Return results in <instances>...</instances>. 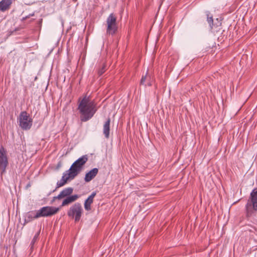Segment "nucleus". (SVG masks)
Returning <instances> with one entry per match:
<instances>
[{
    "label": "nucleus",
    "instance_id": "obj_6",
    "mask_svg": "<svg viewBox=\"0 0 257 257\" xmlns=\"http://www.w3.org/2000/svg\"><path fill=\"white\" fill-rule=\"evenodd\" d=\"M59 210V208L54 206H44L38 210L39 217H47L56 214Z\"/></svg>",
    "mask_w": 257,
    "mask_h": 257
},
{
    "label": "nucleus",
    "instance_id": "obj_15",
    "mask_svg": "<svg viewBox=\"0 0 257 257\" xmlns=\"http://www.w3.org/2000/svg\"><path fill=\"white\" fill-rule=\"evenodd\" d=\"M69 179H70V178L68 177V176H67L64 172L63 174L61 179L57 182L55 189L52 192H53L55 191L58 188L63 186Z\"/></svg>",
    "mask_w": 257,
    "mask_h": 257
},
{
    "label": "nucleus",
    "instance_id": "obj_12",
    "mask_svg": "<svg viewBox=\"0 0 257 257\" xmlns=\"http://www.w3.org/2000/svg\"><path fill=\"white\" fill-rule=\"evenodd\" d=\"M98 169L94 168L87 173L85 175L84 180L86 182H89L92 180L97 174Z\"/></svg>",
    "mask_w": 257,
    "mask_h": 257
},
{
    "label": "nucleus",
    "instance_id": "obj_3",
    "mask_svg": "<svg viewBox=\"0 0 257 257\" xmlns=\"http://www.w3.org/2000/svg\"><path fill=\"white\" fill-rule=\"evenodd\" d=\"M19 126L24 131L30 130L33 125V119L26 111H22L18 118Z\"/></svg>",
    "mask_w": 257,
    "mask_h": 257
},
{
    "label": "nucleus",
    "instance_id": "obj_2",
    "mask_svg": "<svg viewBox=\"0 0 257 257\" xmlns=\"http://www.w3.org/2000/svg\"><path fill=\"white\" fill-rule=\"evenodd\" d=\"M257 212V189L252 190L245 206L246 218L249 220Z\"/></svg>",
    "mask_w": 257,
    "mask_h": 257
},
{
    "label": "nucleus",
    "instance_id": "obj_1",
    "mask_svg": "<svg viewBox=\"0 0 257 257\" xmlns=\"http://www.w3.org/2000/svg\"><path fill=\"white\" fill-rule=\"evenodd\" d=\"M78 110L81 121L85 122L90 119L97 111L96 103L91 100L89 96L85 95L81 99H78Z\"/></svg>",
    "mask_w": 257,
    "mask_h": 257
},
{
    "label": "nucleus",
    "instance_id": "obj_20",
    "mask_svg": "<svg viewBox=\"0 0 257 257\" xmlns=\"http://www.w3.org/2000/svg\"><path fill=\"white\" fill-rule=\"evenodd\" d=\"M106 65L105 64H103L101 67L100 69H99V70H98V74L99 76H101L105 72L106 69Z\"/></svg>",
    "mask_w": 257,
    "mask_h": 257
},
{
    "label": "nucleus",
    "instance_id": "obj_22",
    "mask_svg": "<svg viewBox=\"0 0 257 257\" xmlns=\"http://www.w3.org/2000/svg\"><path fill=\"white\" fill-rule=\"evenodd\" d=\"M250 228H251L248 230L250 232H255L256 231V229L255 227L250 226Z\"/></svg>",
    "mask_w": 257,
    "mask_h": 257
},
{
    "label": "nucleus",
    "instance_id": "obj_4",
    "mask_svg": "<svg viewBox=\"0 0 257 257\" xmlns=\"http://www.w3.org/2000/svg\"><path fill=\"white\" fill-rule=\"evenodd\" d=\"M83 212L81 204L77 202L72 205L67 211V215L74 219L75 222L80 220Z\"/></svg>",
    "mask_w": 257,
    "mask_h": 257
},
{
    "label": "nucleus",
    "instance_id": "obj_17",
    "mask_svg": "<svg viewBox=\"0 0 257 257\" xmlns=\"http://www.w3.org/2000/svg\"><path fill=\"white\" fill-rule=\"evenodd\" d=\"M88 158L87 155H84L75 161L73 163H76V166H79L80 168L82 169V166L85 164Z\"/></svg>",
    "mask_w": 257,
    "mask_h": 257
},
{
    "label": "nucleus",
    "instance_id": "obj_10",
    "mask_svg": "<svg viewBox=\"0 0 257 257\" xmlns=\"http://www.w3.org/2000/svg\"><path fill=\"white\" fill-rule=\"evenodd\" d=\"M96 192H93L91 195L85 200L84 203V209L86 211H90L91 209V205L93 202L94 197L96 196Z\"/></svg>",
    "mask_w": 257,
    "mask_h": 257
},
{
    "label": "nucleus",
    "instance_id": "obj_21",
    "mask_svg": "<svg viewBox=\"0 0 257 257\" xmlns=\"http://www.w3.org/2000/svg\"><path fill=\"white\" fill-rule=\"evenodd\" d=\"M39 233H38L37 234H36L34 236L33 240L31 241V244H33L35 243V241L36 239H37V238L38 236L39 235Z\"/></svg>",
    "mask_w": 257,
    "mask_h": 257
},
{
    "label": "nucleus",
    "instance_id": "obj_18",
    "mask_svg": "<svg viewBox=\"0 0 257 257\" xmlns=\"http://www.w3.org/2000/svg\"><path fill=\"white\" fill-rule=\"evenodd\" d=\"M151 77L149 76H147V73L145 76H143L140 83L142 85L151 86L152 82L150 81Z\"/></svg>",
    "mask_w": 257,
    "mask_h": 257
},
{
    "label": "nucleus",
    "instance_id": "obj_13",
    "mask_svg": "<svg viewBox=\"0 0 257 257\" xmlns=\"http://www.w3.org/2000/svg\"><path fill=\"white\" fill-rule=\"evenodd\" d=\"M79 198V196L77 194L68 196L64 199L61 204V206H66L75 201Z\"/></svg>",
    "mask_w": 257,
    "mask_h": 257
},
{
    "label": "nucleus",
    "instance_id": "obj_5",
    "mask_svg": "<svg viewBox=\"0 0 257 257\" xmlns=\"http://www.w3.org/2000/svg\"><path fill=\"white\" fill-rule=\"evenodd\" d=\"M107 34L111 35H114L117 30V26L116 23V18L115 15L111 13L106 20Z\"/></svg>",
    "mask_w": 257,
    "mask_h": 257
},
{
    "label": "nucleus",
    "instance_id": "obj_19",
    "mask_svg": "<svg viewBox=\"0 0 257 257\" xmlns=\"http://www.w3.org/2000/svg\"><path fill=\"white\" fill-rule=\"evenodd\" d=\"M207 16V21L211 29H213V27H215V25L213 24V19L212 15H210V13L207 11L206 12Z\"/></svg>",
    "mask_w": 257,
    "mask_h": 257
},
{
    "label": "nucleus",
    "instance_id": "obj_8",
    "mask_svg": "<svg viewBox=\"0 0 257 257\" xmlns=\"http://www.w3.org/2000/svg\"><path fill=\"white\" fill-rule=\"evenodd\" d=\"M76 163H73L69 169L65 172L70 178V180L73 179L82 170L79 166H76Z\"/></svg>",
    "mask_w": 257,
    "mask_h": 257
},
{
    "label": "nucleus",
    "instance_id": "obj_23",
    "mask_svg": "<svg viewBox=\"0 0 257 257\" xmlns=\"http://www.w3.org/2000/svg\"><path fill=\"white\" fill-rule=\"evenodd\" d=\"M34 14H32L30 15L29 16L24 17V18H23V20H26L27 18H29L30 16H34Z\"/></svg>",
    "mask_w": 257,
    "mask_h": 257
},
{
    "label": "nucleus",
    "instance_id": "obj_14",
    "mask_svg": "<svg viewBox=\"0 0 257 257\" xmlns=\"http://www.w3.org/2000/svg\"><path fill=\"white\" fill-rule=\"evenodd\" d=\"M110 119L108 118L103 126V133L106 139L109 137Z\"/></svg>",
    "mask_w": 257,
    "mask_h": 257
},
{
    "label": "nucleus",
    "instance_id": "obj_16",
    "mask_svg": "<svg viewBox=\"0 0 257 257\" xmlns=\"http://www.w3.org/2000/svg\"><path fill=\"white\" fill-rule=\"evenodd\" d=\"M12 3V0H2L0 2V11L2 12H5L8 10Z\"/></svg>",
    "mask_w": 257,
    "mask_h": 257
},
{
    "label": "nucleus",
    "instance_id": "obj_7",
    "mask_svg": "<svg viewBox=\"0 0 257 257\" xmlns=\"http://www.w3.org/2000/svg\"><path fill=\"white\" fill-rule=\"evenodd\" d=\"M8 164L6 150L3 147H1L0 148V172L1 175L6 173Z\"/></svg>",
    "mask_w": 257,
    "mask_h": 257
},
{
    "label": "nucleus",
    "instance_id": "obj_11",
    "mask_svg": "<svg viewBox=\"0 0 257 257\" xmlns=\"http://www.w3.org/2000/svg\"><path fill=\"white\" fill-rule=\"evenodd\" d=\"M37 210L31 211L28 212L25 215V222H29L39 217Z\"/></svg>",
    "mask_w": 257,
    "mask_h": 257
},
{
    "label": "nucleus",
    "instance_id": "obj_9",
    "mask_svg": "<svg viewBox=\"0 0 257 257\" xmlns=\"http://www.w3.org/2000/svg\"><path fill=\"white\" fill-rule=\"evenodd\" d=\"M73 188L71 187H68L64 189L63 190H62L59 194L57 195V196H55L54 197V200L55 199H61L64 197H67L68 196H69L70 195H71L73 192Z\"/></svg>",
    "mask_w": 257,
    "mask_h": 257
}]
</instances>
